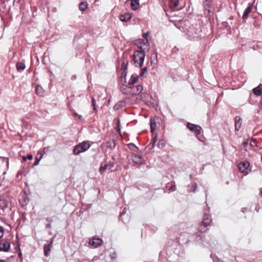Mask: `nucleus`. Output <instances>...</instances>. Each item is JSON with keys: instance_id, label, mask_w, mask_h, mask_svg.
Wrapping results in <instances>:
<instances>
[{"instance_id": "f257e3e1", "label": "nucleus", "mask_w": 262, "mask_h": 262, "mask_svg": "<svg viewBox=\"0 0 262 262\" xmlns=\"http://www.w3.org/2000/svg\"><path fill=\"white\" fill-rule=\"evenodd\" d=\"M211 219L209 214H205L204 215L203 219L198 228V230L201 232H205L208 229V227L210 226L211 223Z\"/></svg>"}, {"instance_id": "f03ea898", "label": "nucleus", "mask_w": 262, "mask_h": 262, "mask_svg": "<svg viewBox=\"0 0 262 262\" xmlns=\"http://www.w3.org/2000/svg\"><path fill=\"white\" fill-rule=\"evenodd\" d=\"M145 58V54L143 52L136 51L134 54V60L136 66L141 67Z\"/></svg>"}, {"instance_id": "7ed1b4c3", "label": "nucleus", "mask_w": 262, "mask_h": 262, "mask_svg": "<svg viewBox=\"0 0 262 262\" xmlns=\"http://www.w3.org/2000/svg\"><path fill=\"white\" fill-rule=\"evenodd\" d=\"M90 144L86 141H84L75 146L73 150V154L75 155H78L80 153L86 151L90 148Z\"/></svg>"}, {"instance_id": "20e7f679", "label": "nucleus", "mask_w": 262, "mask_h": 262, "mask_svg": "<svg viewBox=\"0 0 262 262\" xmlns=\"http://www.w3.org/2000/svg\"><path fill=\"white\" fill-rule=\"evenodd\" d=\"M138 47L141 50V52H148L150 49V45L147 39H142L139 40Z\"/></svg>"}, {"instance_id": "39448f33", "label": "nucleus", "mask_w": 262, "mask_h": 262, "mask_svg": "<svg viewBox=\"0 0 262 262\" xmlns=\"http://www.w3.org/2000/svg\"><path fill=\"white\" fill-rule=\"evenodd\" d=\"M114 165V159L112 158L111 160H110L107 163H103L101 164V165L100 167V171L102 173L105 170H111V168Z\"/></svg>"}, {"instance_id": "423d86ee", "label": "nucleus", "mask_w": 262, "mask_h": 262, "mask_svg": "<svg viewBox=\"0 0 262 262\" xmlns=\"http://www.w3.org/2000/svg\"><path fill=\"white\" fill-rule=\"evenodd\" d=\"M249 166V163L248 162L245 161L240 163L238 165V167L239 171L243 173L244 174L246 175L248 173V167Z\"/></svg>"}, {"instance_id": "0eeeda50", "label": "nucleus", "mask_w": 262, "mask_h": 262, "mask_svg": "<svg viewBox=\"0 0 262 262\" xmlns=\"http://www.w3.org/2000/svg\"><path fill=\"white\" fill-rule=\"evenodd\" d=\"M89 245L94 248H96L101 245L102 240L99 238H92L89 240Z\"/></svg>"}, {"instance_id": "6e6552de", "label": "nucleus", "mask_w": 262, "mask_h": 262, "mask_svg": "<svg viewBox=\"0 0 262 262\" xmlns=\"http://www.w3.org/2000/svg\"><path fill=\"white\" fill-rule=\"evenodd\" d=\"M10 248V243L6 239L0 241V251H8Z\"/></svg>"}, {"instance_id": "1a4fd4ad", "label": "nucleus", "mask_w": 262, "mask_h": 262, "mask_svg": "<svg viewBox=\"0 0 262 262\" xmlns=\"http://www.w3.org/2000/svg\"><path fill=\"white\" fill-rule=\"evenodd\" d=\"M169 6L174 10H179L181 9L184 5L180 4L179 0H169Z\"/></svg>"}, {"instance_id": "9d476101", "label": "nucleus", "mask_w": 262, "mask_h": 262, "mask_svg": "<svg viewBox=\"0 0 262 262\" xmlns=\"http://www.w3.org/2000/svg\"><path fill=\"white\" fill-rule=\"evenodd\" d=\"M187 126L190 130L194 132L196 135L200 134L202 128L200 126L188 123Z\"/></svg>"}, {"instance_id": "9b49d317", "label": "nucleus", "mask_w": 262, "mask_h": 262, "mask_svg": "<svg viewBox=\"0 0 262 262\" xmlns=\"http://www.w3.org/2000/svg\"><path fill=\"white\" fill-rule=\"evenodd\" d=\"M132 18L131 14L129 13H125L123 14H121L119 16V18L120 21L122 22H127L130 20Z\"/></svg>"}, {"instance_id": "f8f14e48", "label": "nucleus", "mask_w": 262, "mask_h": 262, "mask_svg": "<svg viewBox=\"0 0 262 262\" xmlns=\"http://www.w3.org/2000/svg\"><path fill=\"white\" fill-rule=\"evenodd\" d=\"M132 161L135 164H141L143 162L141 157L137 155H133L131 157Z\"/></svg>"}, {"instance_id": "ddd939ff", "label": "nucleus", "mask_w": 262, "mask_h": 262, "mask_svg": "<svg viewBox=\"0 0 262 262\" xmlns=\"http://www.w3.org/2000/svg\"><path fill=\"white\" fill-rule=\"evenodd\" d=\"M253 7V4H249L248 7L245 10L243 15V18L244 19H246L248 18L249 14L251 13V10Z\"/></svg>"}, {"instance_id": "4468645a", "label": "nucleus", "mask_w": 262, "mask_h": 262, "mask_svg": "<svg viewBox=\"0 0 262 262\" xmlns=\"http://www.w3.org/2000/svg\"><path fill=\"white\" fill-rule=\"evenodd\" d=\"M8 202L3 196H0V209H4L8 207Z\"/></svg>"}, {"instance_id": "2eb2a0df", "label": "nucleus", "mask_w": 262, "mask_h": 262, "mask_svg": "<svg viewBox=\"0 0 262 262\" xmlns=\"http://www.w3.org/2000/svg\"><path fill=\"white\" fill-rule=\"evenodd\" d=\"M242 125V120L238 117L235 118V129L236 131L239 130Z\"/></svg>"}, {"instance_id": "dca6fc26", "label": "nucleus", "mask_w": 262, "mask_h": 262, "mask_svg": "<svg viewBox=\"0 0 262 262\" xmlns=\"http://www.w3.org/2000/svg\"><path fill=\"white\" fill-rule=\"evenodd\" d=\"M138 78H139V77L137 74H133L131 76L130 79L129 80L128 84L129 85H133V84L136 83L137 82Z\"/></svg>"}, {"instance_id": "f3484780", "label": "nucleus", "mask_w": 262, "mask_h": 262, "mask_svg": "<svg viewBox=\"0 0 262 262\" xmlns=\"http://www.w3.org/2000/svg\"><path fill=\"white\" fill-rule=\"evenodd\" d=\"M261 90L262 85L259 84L256 88H255L253 89V92L255 95L257 96H260L261 94Z\"/></svg>"}, {"instance_id": "a211bd4d", "label": "nucleus", "mask_w": 262, "mask_h": 262, "mask_svg": "<svg viewBox=\"0 0 262 262\" xmlns=\"http://www.w3.org/2000/svg\"><path fill=\"white\" fill-rule=\"evenodd\" d=\"M139 0H132L131 7L133 10H136L138 8Z\"/></svg>"}, {"instance_id": "6ab92c4d", "label": "nucleus", "mask_w": 262, "mask_h": 262, "mask_svg": "<svg viewBox=\"0 0 262 262\" xmlns=\"http://www.w3.org/2000/svg\"><path fill=\"white\" fill-rule=\"evenodd\" d=\"M25 65L21 62H18L16 63V68L18 71L21 72L25 69Z\"/></svg>"}, {"instance_id": "aec40b11", "label": "nucleus", "mask_w": 262, "mask_h": 262, "mask_svg": "<svg viewBox=\"0 0 262 262\" xmlns=\"http://www.w3.org/2000/svg\"><path fill=\"white\" fill-rule=\"evenodd\" d=\"M157 55L156 54L152 55L151 63V64H153L154 67H155L157 66Z\"/></svg>"}, {"instance_id": "412c9836", "label": "nucleus", "mask_w": 262, "mask_h": 262, "mask_svg": "<svg viewBox=\"0 0 262 262\" xmlns=\"http://www.w3.org/2000/svg\"><path fill=\"white\" fill-rule=\"evenodd\" d=\"M88 4L86 2H81L79 5V9L82 11H85L87 8Z\"/></svg>"}, {"instance_id": "4be33fe9", "label": "nucleus", "mask_w": 262, "mask_h": 262, "mask_svg": "<svg viewBox=\"0 0 262 262\" xmlns=\"http://www.w3.org/2000/svg\"><path fill=\"white\" fill-rule=\"evenodd\" d=\"M43 89L41 86L37 85L36 88V93L37 95H42L43 94Z\"/></svg>"}, {"instance_id": "5701e85b", "label": "nucleus", "mask_w": 262, "mask_h": 262, "mask_svg": "<svg viewBox=\"0 0 262 262\" xmlns=\"http://www.w3.org/2000/svg\"><path fill=\"white\" fill-rule=\"evenodd\" d=\"M51 250V245H46L44 246V252L45 254L46 255H47L49 253V252Z\"/></svg>"}, {"instance_id": "b1692460", "label": "nucleus", "mask_w": 262, "mask_h": 262, "mask_svg": "<svg viewBox=\"0 0 262 262\" xmlns=\"http://www.w3.org/2000/svg\"><path fill=\"white\" fill-rule=\"evenodd\" d=\"M250 145L251 146L259 147V145L258 144V142H257V141L255 139H253V138L251 139V141L250 142Z\"/></svg>"}, {"instance_id": "393cba45", "label": "nucleus", "mask_w": 262, "mask_h": 262, "mask_svg": "<svg viewBox=\"0 0 262 262\" xmlns=\"http://www.w3.org/2000/svg\"><path fill=\"white\" fill-rule=\"evenodd\" d=\"M123 102H119L118 103L116 104L114 106V110L117 111L120 109L121 107L123 106Z\"/></svg>"}, {"instance_id": "a878e982", "label": "nucleus", "mask_w": 262, "mask_h": 262, "mask_svg": "<svg viewBox=\"0 0 262 262\" xmlns=\"http://www.w3.org/2000/svg\"><path fill=\"white\" fill-rule=\"evenodd\" d=\"M156 126L157 125H156V122L155 121H152V120H151L150 129H151V132L152 133H153L154 132V130H155Z\"/></svg>"}, {"instance_id": "bb28decb", "label": "nucleus", "mask_w": 262, "mask_h": 262, "mask_svg": "<svg viewBox=\"0 0 262 262\" xmlns=\"http://www.w3.org/2000/svg\"><path fill=\"white\" fill-rule=\"evenodd\" d=\"M42 157V155H41L39 158H36V161L33 164V167L39 164V162L40 161V160L41 159Z\"/></svg>"}, {"instance_id": "cd10ccee", "label": "nucleus", "mask_w": 262, "mask_h": 262, "mask_svg": "<svg viewBox=\"0 0 262 262\" xmlns=\"http://www.w3.org/2000/svg\"><path fill=\"white\" fill-rule=\"evenodd\" d=\"M136 89H137V92L135 93L136 94H137V93H140L142 92V90H143V87L142 85H137L136 87Z\"/></svg>"}, {"instance_id": "c85d7f7f", "label": "nucleus", "mask_w": 262, "mask_h": 262, "mask_svg": "<svg viewBox=\"0 0 262 262\" xmlns=\"http://www.w3.org/2000/svg\"><path fill=\"white\" fill-rule=\"evenodd\" d=\"M211 0H204L203 1V4L205 6H210L211 4Z\"/></svg>"}, {"instance_id": "c756f323", "label": "nucleus", "mask_w": 262, "mask_h": 262, "mask_svg": "<svg viewBox=\"0 0 262 262\" xmlns=\"http://www.w3.org/2000/svg\"><path fill=\"white\" fill-rule=\"evenodd\" d=\"M4 233V229L3 227L0 226V238L3 236Z\"/></svg>"}, {"instance_id": "7c9ffc66", "label": "nucleus", "mask_w": 262, "mask_h": 262, "mask_svg": "<svg viewBox=\"0 0 262 262\" xmlns=\"http://www.w3.org/2000/svg\"><path fill=\"white\" fill-rule=\"evenodd\" d=\"M73 116L75 117H77L78 119L79 120H82V116L81 115H80L79 114H78L76 112H73Z\"/></svg>"}, {"instance_id": "2f4dec72", "label": "nucleus", "mask_w": 262, "mask_h": 262, "mask_svg": "<svg viewBox=\"0 0 262 262\" xmlns=\"http://www.w3.org/2000/svg\"><path fill=\"white\" fill-rule=\"evenodd\" d=\"M158 146L160 148L163 147L164 146V141L163 140L159 141L158 143Z\"/></svg>"}, {"instance_id": "473e14b6", "label": "nucleus", "mask_w": 262, "mask_h": 262, "mask_svg": "<svg viewBox=\"0 0 262 262\" xmlns=\"http://www.w3.org/2000/svg\"><path fill=\"white\" fill-rule=\"evenodd\" d=\"M248 140H245V141H244V142L243 143V145L244 147H246L247 146V145H248Z\"/></svg>"}, {"instance_id": "72a5a7b5", "label": "nucleus", "mask_w": 262, "mask_h": 262, "mask_svg": "<svg viewBox=\"0 0 262 262\" xmlns=\"http://www.w3.org/2000/svg\"><path fill=\"white\" fill-rule=\"evenodd\" d=\"M147 71V69L146 67L143 69L142 73L140 74L141 76H142L145 72Z\"/></svg>"}, {"instance_id": "f704fd0d", "label": "nucleus", "mask_w": 262, "mask_h": 262, "mask_svg": "<svg viewBox=\"0 0 262 262\" xmlns=\"http://www.w3.org/2000/svg\"><path fill=\"white\" fill-rule=\"evenodd\" d=\"M92 106H96V102L94 98L92 99Z\"/></svg>"}, {"instance_id": "c9c22d12", "label": "nucleus", "mask_w": 262, "mask_h": 262, "mask_svg": "<svg viewBox=\"0 0 262 262\" xmlns=\"http://www.w3.org/2000/svg\"><path fill=\"white\" fill-rule=\"evenodd\" d=\"M148 34H149V33L148 32H146V33L143 34V36L145 38V39H147L146 38H147V36L148 35Z\"/></svg>"}, {"instance_id": "e433bc0d", "label": "nucleus", "mask_w": 262, "mask_h": 262, "mask_svg": "<svg viewBox=\"0 0 262 262\" xmlns=\"http://www.w3.org/2000/svg\"><path fill=\"white\" fill-rule=\"evenodd\" d=\"M27 158L28 160H31L33 158V156L32 155H29L27 156Z\"/></svg>"}, {"instance_id": "4c0bfd02", "label": "nucleus", "mask_w": 262, "mask_h": 262, "mask_svg": "<svg viewBox=\"0 0 262 262\" xmlns=\"http://www.w3.org/2000/svg\"><path fill=\"white\" fill-rule=\"evenodd\" d=\"M129 146H130V148H137V147L135 145V144H132V143H130Z\"/></svg>"}, {"instance_id": "58836bf2", "label": "nucleus", "mask_w": 262, "mask_h": 262, "mask_svg": "<svg viewBox=\"0 0 262 262\" xmlns=\"http://www.w3.org/2000/svg\"><path fill=\"white\" fill-rule=\"evenodd\" d=\"M192 30V28H190L189 31H188V32H189V35L190 36H193L192 34H191V31Z\"/></svg>"}, {"instance_id": "ea45409f", "label": "nucleus", "mask_w": 262, "mask_h": 262, "mask_svg": "<svg viewBox=\"0 0 262 262\" xmlns=\"http://www.w3.org/2000/svg\"><path fill=\"white\" fill-rule=\"evenodd\" d=\"M192 187H193V188H193V191H195V189H196V184H195L193 185Z\"/></svg>"}, {"instance_id": "a19ab883", "label": "nucleus", "mask_w": 262, "mask_h": 262, "mask_svg": "<svg viewBox=\"0 0 262 262\" xmlns=\"http://www.w3.org/2000/svg\"><path fill=\"white\" fill-rule=\"evenodd\" d=\"M93 110L97 111V108L96 106H93Z\"/></svg>"}, {"instance_id": "79ce46f5", "label": "nucleus", "mask_w": 262, "mask_h": 262, "mask_svg": "<svg viewBox=\"0 0 262 262\" xmlns=\"http://www.w3.org/2000/svg\"><path fill=\"white\" fill-rule=\"evenodd\" d=\"M23 160L24 161H26L27 160V157H23Z\"/></svg>"}, {"instance_id": "37998d69", "label": "nucleus", "mask_w": 262, "mask_h": 262, "mask_svg": "<svg viewBox=\"0 0 262 262\" xmlns=\"http://www.w3.org/2000/svg\"><path fill=\"white\" fill-rule=\"evenodd\" d=\"M23 160L24 161H26L27 160V157H23Z\"/></svg>"}, {"instance_id": "c03bdc74", "label": "nucleus", "mask_w": 262, "mask_h": 262, "mask_svg": "<svg viewBox=\"0 0 262 262\" xmlns=\"http://www.w3.org/2000/svg\"><path fill=\"white\" fill-rule=\"evenodd\" d=\"M123 64H124V66H125L124 69L125 70L127 68V65L125 64V63L124 62H123Z\"/></svg>"}, {"instance_id": "a18cd8bd", "label": "nucleus", "mask_w": 262, "mask_h": 262, "mask_svg": "<svg viewBox=\"0 0 262 262\" xmlns=\"http://www.w3.org/2000/svg\"><path fill=\"white\" fill-rule=\"evenodd\" d=\"M156 140H157L156 137H155L154 140V142L155 143Z\"/></svg>"}, {"instance_id": "49530a36", "label": "nucleus", "mask_w": 262, "mask_h": 262, "mask_svg": "<svg viewBox=\"0 0 262 262\" xmlns=\"http://www.w3.org/2000/svg\"><path fill=\"white\" fill-rule=\"evenodd\" d=\"M124 216V214H121V217H122Z\"/></svg>"}, {"instance_id": "de8ad7c7", "label": "nucleus", "mask_w": 262, "mask_h": 262, "mask_svg": "<svg viewBox=\"0 0 262 262\" xmlns=\"http://www.w3.org/2000/svg\"><path fill=\"white\" fill-rule=\"evenodd\" d=\"M0 262H4V260H0Z\"/></svg>"}]
</instances>
